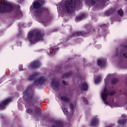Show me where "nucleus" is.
<instances>
[{
	"label": "nucleus",
	"mask_w": 127,
	"mask_h": 127,
	"mask_svg": "<svg viewBox=\"0 0 127 127\" xmlns=\"http://www.w3.org/2000/svg\"><path fill=\"white\" fill-rule=\"evenodd\" d=\"M85 29L87 30L86 32L84 31H76L72 33L71 35L68 37V39L66 40L68 41L70 38H73V37H78V36H86L88 35L90 32H92V31H95V28L92 29V26L90 24H87L85 25Z\"/></svg>",
	"instance_id": "39448f33"
},
{
	"label": "nucleus",
	"mask_w": 127,
	"mask_h": 127,
	"mask_svg": "<svg viewBox=\"0 0 127 127\" xmlns=\"http://www.w3.org/2000/svg\"><path fill=\"white\" fill-rule=\"evenodd\" d=\"M71 66V64H70L68 67H70Z\"/></svg>",
	"instance_id": "79ce46f5"
},
{
	"label": "nucleus",
	"mask_w": 127,
	"mask_h": 127,
	"mask_svg": "<svg viewBox=\"0 0 127 127\" xmlns=\"http://www.w3.org/2000/svg\"><path fill=\"white\" fill-rule=\"evenodd\" d=\"M127 123V116L125 115H122L121 118L118 120V123L121 126H125Z\"/></svg>",
	"instance_id": "f8f14e48"
},
{
	"label": "nucleus",
	"mask_w": 127,
	"mask_h": 127,
	"mask_svg": "<svg viewBox=\"0 0 127 127\" xmlns=\"http://www.w3.org/2000/svg\"><path fill=\"white\" fill-rule=\"evenodd\" d=\"M124 50L126 52L123 54V57L124 58H127V45L124 46Z\"/></svg>",
	"instance_id": "393cba45"
},
{
	"label": "nucleus",
	"mask_w": 127,
	"mask_h": 127,
	"mask_svg": "<svg viewBox=\"0 0 127 127\" xmlns=\"http://www.w3.org/2000/svg\"><path fill=\"white\" fill-rule=\"evenodd\" d=\"M101 0H85V2L88 5H94L95 3H99Z\"/></svg>",
	"instance_id": "ddd939ff"
},
{
	"label": "nucleus",
	"mask_w": 127,
	"mask_h": 127,
	"mask_svg": "<svg viewBox=\"0 0 127 127\" xmlns=\"http://www.w3.org/2000/svg\"><path fill=\"white\" fill-rule=\"evenodd\" d=\"M101 94H103V99L106 100L107 97L109 98V96H114V95H115L116 91L112 90L110 92H109L108 91V88L105 86Z\"/></svg>",
	"instance_id": "0eeeda50"
},
{
	"label": "nucleus",
	"mask_w": 127,
	"mask_h": 127,
	"mask_svg": "<svg viewBox=\"0 0 127 127\" xmlns=\"http://www.w3.org/2000/svg\"><path fill=\"white\" fill-rule=\"evenodd\" d=\"M24 95L27 97L26 102L33 106L35 103V100H34V93H33L32 86L28 87L25 91L24 92Z\"/></svg>",
	"instance_id": "423d86ee"
},
{
	"label": "nucleus",
	"mask_w": 127,
	"mask_h": 127,
	"mask_svg": "<svg viewBox=\"0 0 127 127\" xmlns=\"http://www.w3.org/2000/svg\"><path fill=\"white\" fill-rule=\"evenodd\" d=\"M15 8L16 14L21 16L22 12L20 11V6L19 5H15L14 4L8 2H0V13H6L11 12Z\"/></svg>",
	"instance_id": "f257e3e1"
},
{
	"label": "nucleus",
	"mask_w": 127,
	"mask_h": 127,
	"mask_svg": "<svg viewBox=\"0 0 127 127\" xmlns=\"http://www.w3.org/2000/svg\"><path fill=\"white\" fill-rule=\"evenodd\" d=\"M98 119L94 118L91 122L90 126H91V127H96L98 126Z\"/></svg>",
	"instance_id": "a211bd4d"
},
{
	"label": "nucleus",
	"mask_w": 127,
	"mask_h": 127,
	"mask_svg": "<svg viewBox=\"0 0 127 127\" xmlns=\"http://www.w3.org/2000/svg\"><path fill=\"white\" fill-rule=\"evenodd\" d=\"M117 13L121 17L124 16V11H123V9H122L118 10L117 11Z\"/></svg>",
	"instance_id": "b1692460"
},
{
	"label": "nucleus",
	"mask_w": 127,
	"mask_h": 127,
	"mask_svg": "<svg viewBox=\"0 0 127 127\" xmlns=\"http://www.w3.org/2000/svg\"><path fill=\"white\" fill-rule=\"evenodd\" d=\"M69 108L70 109V111L73 114V112L74 111V105H73V104L71 103L69 104Z\"/></svg>",
	"instance_id": "7c9ffc66"
},
{
	"label": "nucleus",
	"mask_w": 127,
	"mask_h": 127,
	"mask_svg": "<svg viewBox=\"0 0 127 127\" xmlns=\"http://www.w3.org/2000/svg\"><path fill=\"white\" fill-rule=\"evenodd\" d=\"M45 34L40 31L35 32H30L27 36V39L30 44H36L38 41H43V38Z\"/></svg>",
	"instance_id": "20e7f679"
},
{
	"label": "nucleus",
	"mask_w": 127,
	"mask_h": 127,
	"mask_svg": "<svg viewBox=\"0 0 127 127\" xmlns=\"http://www.w3.org/2000/svg\"><path fill=\"white\" fill-rule=\"evenodd\" d=\"M85 15L84 14H81L80 16H77L75 18V21L76 22H78V21H81L82 19V18H85Z\"/></svg>",
	"instance_id": "412c9836"
},
{
	"label": "nucleus",
	"mask_w": 127,
	"mask_h": 127,
	"mask_svg": "<svg viewBox=\"0 0 127 127\" xmlns=\"http://www.w3.org/2000/svg\"><path fill=\"white\" fill-rule=\"evenodd\" d=\"M29 67L30 69H36V68H39V67H40V62H39V61L32 62L30 63Z\"/></svg>",
	"instance_id": "9d476101"
},
{
	"label": "nucleus",
	"mask_w": 127,
	"mask_h": 127,
	"mask_svg": "<svg viewBox=\"0 0 127 127\" xmlns=\"http://www.w3.org/2000/svg\"><path fill=\"white\" fill-rule=\"evenodd\" d=\"M110 15L111 12H110V11H106L104 14V15H105L106 16H110Z\"/></svg>",
	"instance_id": "f704fd0d"
},
{
	"label": "nucleus",
	"mask_w": 127,
	"mask_h": 127,
	"mask_svg": "<svg viewBox=\"0 0 127 127\" xmlns=\"http://www.w3.org/2000/svg\"><path fill=\"white\" fill-rule=\"evenodd\" d=\"M81 89L82 91H88V84H87V83H86L85 81L81 83Z\"/></svg>",
	"instance_id": "dca6fc26"
},
{
	"label": "nucleus",
	"mask_w": 127,
	"mask_h": 127,
	"mask_svg": "<svg viewBox=\"0 0 127 127\" xmlns=\"http://www.w3.org/2000/svg\"><path fill=\"white\" fill-rule=\"evenodd\" d=\"M118 82H119V79L117 78H113L111 81V83L112 84V85H116Z\"/></svg>",
	"instance_id": "5701e85b"
},
{
	"label": "nucleus",
	"mask_w": 127,
	"mask_h": 127,
	"mask_svg": "<svg viewBox=\"0 0 127 127\" xmlns=\"http://www.w3.org/2000/svg\"><path fill=\"white\" fill-rule=\"evenodd\" d=\"M37 78V74L36 73H34L31 75H29L28 77L29 81H31V80H35Z\"/></svg>",
	"instance_id": "aec40b11"
},
{
	"label": "nucleus",
	"mask_w": 127,
	"mask_h": 127,
	"mask_svg": "<svg viewBox=\"0 0 127 127\" xmlns=\"http://www.w3.org/2000/svg\"><path fill=\"white\" fill-rule=\"evenodd\" d=\"M46 82V78L44 76H42L38 79V80H35L34 83L35 86H39V85H43Z\"/></svg>",
	"instance_id": "9b49d317"
},
{
	"label": "nucleus",
	"mask_w": 127,
	"mask_h": 127,
	"mask_svg": "<svg viewBox=\"0 0 127 127\" xmlns=\"http://www.w3.org/2000/svg\"><path fill=\"white\" fill-rule=\"evenodd\" d=\"M61 70H62V67H60V66H57L56 68V72L57 73H58V72L61 71Z\"/></svg>",
	"instance_id": "72a5a7b5"
},
{
	"label": "nucleus",
	"mask_w": 127,
	"mask_h": 127,
	"mask_svg": "<svg viewBox=\"0 0 127 127\" xmlns=\"http://www.w3.org/2000/svg\"><path fill=\"white\" fill-rule=\"evenodd\" d=\"M45 2V0H35L33 3V7L34 9V14L36 17H39L41 16L44 13L48 11L47 8L41 6H43Z\"/></svg>",
	"instance_id": "7ed1b4c3"
},
{
	"label": "nucleus",
	"mask_w": 127,
	"mask_h": 127,
	"mask_svg": "<svg viewBox=\"0 0 127 127\" xmlns=\"http://www.w3.org/2000/svg\"><path fill=\"white\" fill-rule=\"evenodd\" d=\"M107 1H109V0H100V2L99 3H96L94 4H102V3L104 4V3H106Z\"/></svg>",
	"instance_id": "bb28decb"
},
{
	"label": "nucleus",
	"mask_w": 127,
	"mask_h": 127,
	"mask_svg": "<svg viewBox=\"0 0 127 127\" xmlns=\"http://www.w3.org/2000/svg\"><path fill=\"white\" fill-rule=\"evenodd\" d=\"M117 51H118V50L117 49Z\"/></svg>",
	"instance_id": "37998d69"
},
{
	"label": "nucleus",
	"mask_w": 127,
	"mask_h": 127,
	"mask_svg": "<svg viewBox=\"0 0 127 127\" xmlns=\"http://www.w3.org/2000/svg\"><path fill=\"white\" fill-rule=\"evenodd\" d=\"M52 127H63V123L61 121H56Z\"/></svg>",
	"instance_id": "f3484780"
},
{
	"label": "nucleus",
	"mask_w": 127,
	"mask_h": 127,
	"mask_svg": "<svg viewBox=\"0 0 127 127\" xmlns=\"http://www.w3.org/2000/svg\"><path fill=\"white\" fill-rule=\"evenodd\" d=\"M58 50H59V48H55L54 49H53V50H50V52L51 53L50 56H53V55H55V52H56V51H58Z\"/></svg>",
	"instance_id": "4be33fe9"
},
{
	"label": "nucleus",
	"mask_w": 127,
	"mask_h": 127,
	"mask_svg": "<svg viewBox=\"0 0 127 127\" xmlns=\"http://www.w3.org/2000/svg\"><path fill=\"white\" fill-rule=\"evenodd\" d=\"M72 72H67L66 73H64L62 75V79H65V78H69V77H71L72 76Z\"/></svg>",
	"instance_id": "6ab92c4d"
},
{
	"label": "nucleus",
	"mask_w": 127,
	"mask_h": 127,
	"mask_svg": "<svg viewBox=\"0 0 127 127\" xmlns=\"http://www.w3.org/2000/svg\"><path fill=\"white\" fill-rule=\"evenodd\" d=\"M62 110L64 115H65V116H67V115H68V109H66V108H63Z\"/></svg>",
	"instance_id": "c85d7f7f"
},
{
	"label": "nucleus",
	"mask_w": 127,
	"mask_h": 127,
	"mask_svg": "<svg viewBox=\"0 0 127 127\" xmlns=\"http://www.w3.org/2000/svg\"><path fill=\"white\" fill-rule=\"evenodd\" d=\"M22 1H24V0H18V2H19V3L22 2Z\"/></svg>",
	"instance_id": "4c0bfd02"
},
{
	"label": "nucleus",
	"mask_w": 127,
	"mask_h": 127,
	"mask_svg": "<svg viewBox=\"0 0 127 127\" xmlns=\"http://www.w3.org/2000/svg\"><path fill=\"white\" fill-rule=\"evenodd\" d=\"M82 5V2L81 0H68L61 5L60 9L63 11H67L68 13H72L76 9V6Z\"/></svg>",
	"instance_id": "f03ea898"
},
{
	"label": "nucleus",
	"mask_w": 127,
	"mask_h": 127,
	"mask_svg": "<svg viewBox=\"0 0 127 127\" xmlns=\"http://www.w3.org/2000/svg\"><path fill=\"white\" fill-rule=\"evenodd\" d=\"M62 83L64 86H66L67 85V82L65 80H63Z\"/></svg>",
	"instance_id": "e433bc0d"
},
{
	"label": "nucleus",
	"mask_w": 127,
	"mask_h": 127,
	"mask_svg": "<svg viewBox=\"0 0 127 127\" xmlns=\"http://www.w3.org/2000/svg\"><path fill=\"white\" fill-rule=\"evenodd\" d=\"M11 102V98H8L0 103V110H4L5 106Z\"/></svg>",
	"instance_id": "1a4fd4ad"
},
{
	"label": "nucleus",
	"mask_w": 127,
	"mask_h": 127,
	"mask_svg": "<svg viewBox=\"0 0 127 127\" xmlns=\"http://www.w3.org/2000/svg\"><path fill=\"white\" fill-rule=\"evenodd\" d=\"M104 25H105V27H107V25L104 24Z\"/></svg>",
	"instance_id": "ea45409f"
},
{
	"label": "nucleus",
	"mask_w": 127,
	"mask_h": 127,
	"mask_svg": "<svg viewBox=\"0 0 127 127\" xmlns=\"http://www.w3.org/2000/svg\"><path fill=\"white\" fill-rule=\"evenodd\" d=\"M26 113H27V114H29V115H32L33 114V111L30 109H28L26 110Z\"/></svg>",
	"instance_id": "2f4dec72"
},
{
	"label": "nucleus",
	"mask_w": 127,
	"mask_h": 127,
	"mask_svg": "<svg viewBox=\"0 0 127 127\" xmlns=\"http://www.w3.org/2000/svg\"><path fill=\"white\" fill-rule=\"evenodd\" d=\"M105 80H106V81L109 80V77H107L106 78V79H105Z\"/></svg>",
	"instance_id": "58836bf2"
},
{
	"label": "nucleus",
	"mask_w": 127,
	"mask_h": 127,
	"mask_svg": "<svg viewBox=\"0 0 127 127\" xmlns=\"http://www.w3.org/2000/svg\"><path fill=\"white\" fill-rule=\"evenodd\" d=\"M60 99L62 102H64L65 104H68L71 102V99L66 96H62Z\"/></svg>",
	"instance_id": "4468645a"
},
{
	"label": "nucleus",
	"mask_w": 127,
	"mask_h": 127,
	"mask_svg": "<svg viewBox=\"0 0 127 127\" xmlns=\"http://www.w3.org/2000/svg\"><path fill=\"white\" fill-rule=\"evenodd\" d=\"M126 83H127V78L126 79Z\"/></svg>",
	"instance_id": "a19ab883"
},
{
	"label": "nucleus",
	"mask_w": 127,
	"mask_h": 127,
	"mask_svg": "<svg viewBox=\"0 0 127 127\" xmlns=\"http://www.w3.org/2000/svg\"><path fill=\"white\" fill-rule=\"evenodd\" d=\"M19 71H22V70H23L22 65H20L19 66Z\"/></svg>",
	"instance_id": "c9c22d12"
},
{
	"label": "nucleus",
	"mask_w": 127,
	"mask_h": 127,
	"mask_svg": "<svg viewBox=\"0 0 127 127\" xmlns=\"http://www.w3.org/2000/svg\"><path fill=\"white\" fill-rule=\"evenodd\" d=\"M35 110L36 115H37V114L41 112V109H40V108H38L36 107H35Z\"/></svg>",
	"instance_id": "a878e982"
},
{
	"label": "nucleus",
	"mask_w": 127,
	"mask_h": 127,
	"mask_svg": "<svg viewBox=\"0 0 127 127\" xmlns=\"http://www.w3.org/2000/svg\"><path fill=\"white\" fill-rule=\"evenodd\" d=\"M82 99H83V102L84 103V104L85 105H88V100H87V99H86V98H85V97H83Z\"/></svg>",
	"instance_id": "473e14b6"
},
{
	"label": "nucleus",
	"mask_w": 127,
	"mask_h": 127,
	"mask_svg": "<svg viewBox=\"0 0 127 127\" xmlns=\"http://www.w3.org/2000/svg\"><path fill=\"white\" fill-rule=\"evenodd\" d=\"M97 65L99 66V67H104V66L106 65V61H105V60H98Z\"/></svg>",
	"instance_id": "2eb2a0df"
},
{
	"label": "nucleus",
	"mask_w": 127,
	"mask_h": 127,
	"mask_svg": "<svg viewBox=\"0 0 127 127\" xmlns=\"http://www.w3.org/2000/svg\"><path fill=\"white\" fill-rule=\"evenodd\" d=\"M101 80V76H97V78L95 80V84H98V83H100V80Z\"/></svg>",
	"instance_id": "cd10ccee"
},
{
	"label": "nucleus",
	"mask_w": 127,
	"mask_h": 127,
	"mask_svg": "<svg viewBox=\"0 0 127 127\" xmlns=\"http://www.w3.org/2000/svg\"><path fill=\"white\" fill-rule=\"evenodd\" d=\"M59 85H60L59 81L57 80V79L55 78H53L51 83V86L53 90H54V91H56L57 92H58V91H59L60 89Z\"/></svg>",
	"instance_id": "6e6552de"
},
{
	"label": "nucleus",
	"mask_w": 127,
	"mask_h": 127,
	"mask_svg": "<svg viewBox=\"0 0 127 127\" xmlns=\"http://www.w3.org/2000/svg\"><path fill=\"white\" fill-rule=\"evenodd\" d=\"M101 97L102 98V100H103L104 102V104H105V105H108V101H107V100L108 99V97H107L105 99H104V97L103 96V94L102 93H101Z\"/></svg>",
	"instance_id": "c756f323"
}]
</instances>
